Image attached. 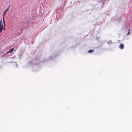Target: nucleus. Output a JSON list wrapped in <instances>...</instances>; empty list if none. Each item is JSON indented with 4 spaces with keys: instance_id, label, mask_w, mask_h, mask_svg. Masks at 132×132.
<instances>
[{
    "instance_id": "obj_2",
    "label": "nucleus",
    "mask_w": 132,
    "mask_h": 132,
    "mask_svg": "<svg viewBox=\"0 0 132 132\" xmlns=\"http://www.w3.org/2000/svg\"><path fill=\"white\" fill-rule=\"evenodd\" d=\"M9 11V9H7L6 10L4 11L3 13V20H4V17L5 16V15L6 13Z\"/></svg>"
},
{
    "instance_id": "obj_6",
    "label": "nucleus",
    "mask_w": 132,
    "mask_h": 132,
    "mask_svg": "<svg viewBox=\"0 0 132 132\" xmlns=\"http://www.w3.org/2000/svg\"><path fill=\"white\" fill-rule=\"evenodd\" d=\"M130 31V29H128V31L129 32L127 34V35H128L129 34Z\"/></svg>"
},
{
    "instance_id": "obj_4",
    "label": "nucleus",
    "mask_w": 132,
    "mask_h": 132,
    "mask_svg": "<svg viewBox=\"0 0 132 132\" xmlns=\"http://www.w3.org/2000/svg\"><path fill=\"white\" fill-rule=\"evenodd\" d=\"M14 50V48H12L10 50H9V51H8L7 53H12V52H13V51Z\"/></svg>"
},
{
    "instance_id": "obj_5",
    "label": "nucleus",
    "mask_w": 132,
    "mask_h": 132,
    "mask_svg": "<svg viewBox=\"0 0 132 132\" xmlns=\"http://www.w3.org/2000/svg\"><path fill=\"white\" fill-rule=\"evenodd\" d=\"M94 51V50H89L88 51V53H92L93 51Z\"/></svg>"
},
{
    "instance_id": "obj_3",
    "label": "nucleus",
    "mask_w": 132,
    "mask_h": 132,
    "mask_svg": "<svg viewBox=\"0 0 132 132\" xmlns=\"http://www.w3.org/2000/svg\"><path fill=\"white\" fill-rule=\"evenodd\" d=\"M119 47L121 49H123L124 48V45L122 44H120L119 45Z\"/></svg>"
},
{
    "instance_id": "obj_1",
    "label": "nucleus",
    "mask_w": 132,
    "mask_h": 132,
    "mask_svg": "<svg viewBox=\"0 0 132 132\" xmlns=\"http://www.w3.org/2000/svg\"><path fill=\"white\" fill-rule=\"evenodd\" d=\"M5 24L4 20H3V22L1 20L0 21V33H1L3 30H5Z\"/></svg>"
}]
</instances>
